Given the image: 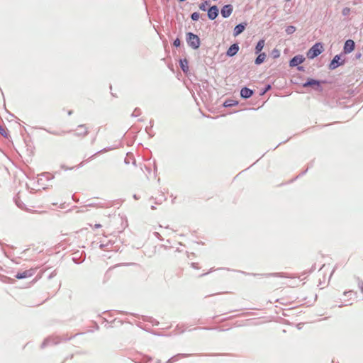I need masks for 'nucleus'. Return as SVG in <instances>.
Masks as SVG:
<instances>
[{"mask_svg":"<svg viewBox=\"0 0 363 363\" xmlns=\"http://www.w3.org/2000/svg\"><path fill=\"white\" fill-rule=\"evenodd\" d=\"M218 15V9L216 6L210 7L208 11V17L211 20H214Z\"/></svg>","mask_w":363,"mask_h":363,"instance_id":"6","label":"nucleus"},{"mask_svg":"<svg viewBox=\"0 0 363 363\" xmlns=\"http://www.w3.org/2000/svg\"><path fill=\"white\" fill-rule=\"evenodd\" d=\"M224 105H225V106H230V103H228V104H226V103H225Z\"/></svg>","mask_w":363,"mask_h":363,"instance_id":"24","label":"nucleus"},{"mask_svg":"<svg viewBox=\"0 0 363 363\" xmlns=\"http://www.w3.org/2000/svg\"><path fill=\"white\" fill-rule=\"evenodd\" d=\"M296 30V28L294 26H288L286 29V32L288 33V34H291L293 33H294Z\"/></svg>","mask_w":363,"mask_h":363,"instance_id":"17","label":"nucleus"},{"mask_svg":"<svg viewBox=\"0 0 363 363\" xmlns=\"http://www.w3.org/2000/svg\"><path fill=\"white\" fill-rule=\"evenodd\" d=\"M252 94H253V91L247 87L242 88L240 91L241 96L245 99L250 98V96H252Z\"/></svg>","mask_w":363,"mask_h":363,"instance_id":"11","label":"nucleus"},{"mask_svg":"<svg viewBox=\"0 0 363 363\" xmlns=\"http://www.w3.org/2000/svg\"><path fill=\"white\" fill-rule=\"evenodd\" d=\"M224 105H225V106H230V103H228V104H226V103H225Z\"/></svg>","mask_w":363,"mask_h":363,"instance_id":"25","label":"nucleus"},{"mask_svg":"<svg viewBox=\"0 0 363 363\" xmlns=\"http://www.w3.org/2000/svg\"><path fill=\"white\" fill-rule=\"evenodd\" d=\"M181 67L184 72H186L188 70V66H187V60H181Z\"/></svg>","mask_w":363,"mask_h":363,"instance_id":"16","label":"nucleus"},{"mask_svg":"<svg viewBox=\"0 0 363 363\" xmlns=\"http://www.w3.org/2000/svg\"><path fill=\"white\" fill-rule=\"evenodd\" d=\"M354 49V42L352 40H347L344 45V52L350 53Z\"/></svg>","mask_w":363,"mask_h":363,"instance_id":"5","label":"nucleus"},{"mask_svg":"<svg viewBox=\"0 0 363 363\" xmlns=\"http://www.w3.org/2000/svg\"><path fill=\"white\" fill-rule=\"evenodd\" d=\"M233 10V8L232 5H230V4L225 5L222 8L221 11H220L222 16L223 18L229 17L231 15Z\"/></svg>","mask_w":363,"mask_h":363,"instance_id":"4","label":"nucleus"},{"mask_svg":"<svg viewBox=\"0 0 363 363\" xmlns=\"http://www.w3.org/2000/svg\"><path fill=\"white\" fill-rule=\"evenodd\" d=\"M33 274V271L31 269H29V270L24 271L23 272H21V273H18L16 275V277L18 279H21L32 277Z\"/></svg>","mask_w":363,"mask_h":363,"instance_id":"8","label":"nucleus"},{"mask_svg":"<svg viewBox=\"0 0 363 363\" xmlns=\"http://www.w3.org/2000/svg\"><path fill=\"white\" fill-rule=\"evenodd\" d=\"M239 50V46L238 44H233L228 50L227 55L228 56H234Z\"/></svg>","mask_w":363,"mask_h":363,"instance_id":"9","label":"nucleus"},{"mask_svg":"<svg viewBox=\"0 0 363 363\" xmlns=\"http://www.w3.org/2000/svg\"><path fill=\"white\" fill-rule=\"evenodd\" d=\"M187 36V42L189 45L194 49L199 48L200 46V39L198 35L192 33H188Z\"/></svg>","mask_w":363,"mask_h":363,"instance_id":"2","label":"nucleus"},{"mask_svg":"<svg viewBox=\"0 0 363 363\" xmlns=\"http://www.w3.org/2000/svg\"><path fill=\"white\" fill-rule=\"evenodd\" d=\"M304 61V57L302 55H296L290 60V66L296 67L301 64Z\"/></svg>","mask_w":363,"mask_h":363,"instance_id":"7","label":"nucleus"},{"mask_svg":"<svg viewBox=\"0 0 363 363\" xmlns=\"http://www.w3.org/2000/svg\"><path fill=\"white\" fill-rule=\"evenodd\" d=\"M340 60V57L339 55H335L333 60L331 61L329 67L330 69H334L338 67V65H342V62H339Z\"/></svg>","mask_w":363,"mask_h":363,"instance_id":"10","label":"nucleus"},{"mask_svg":"<svg viewBox=\"0 0 363 363\" xmlns=\"http://www.w3.org/2000/svg\"><path fill=\"white\" fill-rule=\"evenodd\" d=\"M323 51V47L321 43H315L307 52V57L309 59H313L319 55Z\"/></svg>","mask_w":363,"mask_h":363,"instance_id":"1","label":"nucleus"},{"mask_svg":"<svg viewBox=\"0 0 363 363\" xmlns=\"http://www.w3.org/2000/svg\"><path fill=\"white\" fill-rule=\"evenodd\" d=\"M208 5V2L207 1H205L204 3H202L201 4H200L199 6V9L202 11H206V6Z\"/></svg>","mask_w":363,"mask_h":363,"instance_id":"19","label":"nucleus"},{"mask_svg":"<svg viewBox=\"0 0 363 363\" xmlns=\"http://www.w3.org/2000/svg\"><path fill=\"white\" fill-rule=\"evenodd\" d=\"M101 225L100 224H96L95 228H100Z\"/></svg>","mask_w":363,"mask_h":363,"instance_id":"23","label":"nucleus"},{"mask_svg":"<svg viewBox=\"0 0 363 363\" xmlns=\"http://www.w3.org/2000/svg\"><path fill=\"white\" fill-rule=\"evenodd\" d=\"M303 87H307L310 86H316L317 87L320 86V82L311 79L308 82L303 84Z\"/></svg>","mask_w":363,"mask_h":363,"instance_id":"13","label":"nucleus"},{"mask_svg":"<svg viewBox=\"0 0 363 363\" xmlns=\"http://www.w3.org/2000/svg\"><path fill=\"white\" fill-rule=\"evenodd\" d=\"M0 133H1V135H6V131L4 130V129H3V128H1V129H0Z\"/></svg>","mask_w":363,"mask_h":363,"instance_id":"21","label":"nucleus"},{"mask_svg":"<svg viewBox=\"0 0 363 363\" xmlns=\"http://www.w3.org/2000/svg\"><path fill=\"white\" fill-rule=\"evenodd\" d=\"M245 26L246 24H239L236 26L235 28H234V35L237 36L240 35L241 33H242L245 28Z\"/></svg>","mask_w":363,"mask_h":363,"instance_id":"12","label":"nucleus"},{"mask_svg":"<svg viewBox=\"0 0 363 363\" xmlns=\"http://www.w3.org/2000/svg\"><path fill=\"white\" fill-rule=\"evenodd\" d=\"M200 18V14L198 12H194L191 14V19L193 21H198Z\"/></svg>","mask_w":363,"mask_h":363,"instance_id":"18","label":"nucleus"},{"mask_svg":"<svg viewBox=\"0 0 363 363\" xmlns=\"http://www.w3.org/2000/svg\"><path fill=\"white\" fill-rule=\"evenodd\" d=\"M264 40H260L256 47H255V52L256 53H259V52H261V50L263 49L264 48Z\"/></svg>","mask_w":363,"mask_h":363,"instance_id":"15","label":"nucleus"},{"mask_svg":"<svg viewBox=\"0 0 363 363\" xmlns=\"http://www.w3.org/2000/svg\"><path fill=\"white\" fill-rule=\"evenodd\" d=\"M349 11H350V9H345L343 10V13H344V14H347V13H349Z\"/></svg>","mask_w":363,"mask_h":363,"instance_id":"22","label":"nucleus"},{"mask_svg":"<svg viewBox=\"0 0 363 363\" xmlns=\"http://www.w3.org/2000/svg\"><path fill=\"white\" fill-rule=\"evenodd\" d=\"M266 59V54L264 52L260 53L255 60L256 65L262 64Z\"/></svg>","mask_w":363,"mask_h":363,"instance_id":"14","label":"nucleus"},{"mask_svg":"<svg viewBox=\"0 0 363 363\" xmlns=\"http://www.w3.org/2000/svg\"><path fill=\"white\" fill-rule=\"evenodd\" d=\"M180 40L179 38H177L174 41V45L176 46V47H179L180 45Z\"/></svg>","mask_w":363,"mask_h":363,"instance_id":"20","label":"nucleus"},{"mask_svg":"<svg viewBox=\"0 0 363 363\" xmlns=\"http://www.w3.org/2000/svg\"><path fill=\"white\" fill-rule=\"evenodd\" d=\"M89 133V128L86 125H79L74 130L76 136L83 138L87 135Z\"/></svg>","mask_w":363,"mask_h":363,"instance_id":"3","label":"nucleus"}]
</instances>
